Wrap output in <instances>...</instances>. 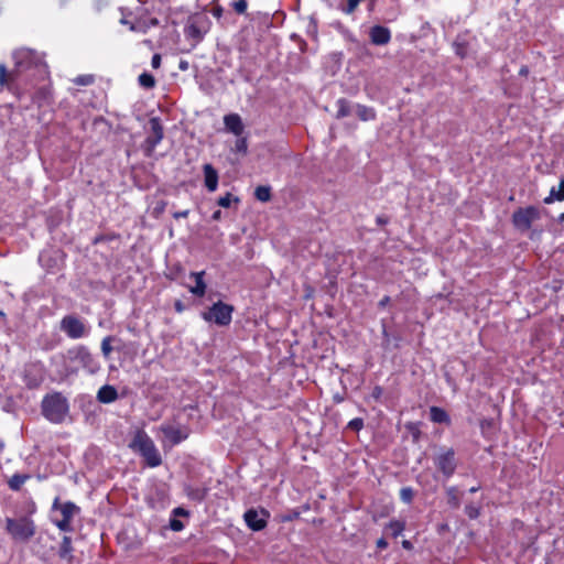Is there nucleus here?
Segmentation results:
<instances>
[{
    "label": "nucleus",
    "mask_w": 564,
    "mask_h": 564,
    "mask_svg": "<svg viewBox=\"0 0 564 564\" xmlns=\"http://www.w3.org/2000/svg\"><path fill=\"white\" fill-rule=\"evenodd\" d=\"M541 218V210L533 205L517 208L512 216L511 223L520 232L529 231L532 224Z\"/></svg>",
    "instance_id": "nucleus-5"
},
{
    "label": "nucleus",
    "mask_w": 564,
    "mask_h": 564,
    "mask_svg": "<svg viewBox=\"0 0 564 564\" xmlns=\"http://www.w3.org/2000/svg\"><path fill=\"white\" fill-rule=\"evenodd\" d=\"M151 134L147 138V144L149 151H153L154 148L162 141L164 137L163 127L159 118L150 119Z\"/></svg>",
    "instance_id": "nucleus-13"
},
{
    "label": "nucleus",
    "mask_w": 564,
    "mask_h": 564,
    "mask_svg": "<svg viewBox=\"0 0 564 564\" xmlns=\"http://www.w3.org/2000/svg\"><path fill=\"white\" fill-rule=\"evenodd\" d=\"M312 426H313L312 431H308V432H307V434H311V433H312V434H314V435H319V434H321V427H319V425H312Z\"/></svg>",
    "instance_id": "nucleus-52"
},
{
    "label": "nucleus",
    "mask_w": 564,
    "mask_h": 564,
    "mask_svg": "<svg viewBox=\"0 0 564 564\" xmlns=\"http://www.w3.org/2000/svg\"><path fill=\"white\" fill-rule=\"evenodd\" d=\"M377 546H378L379 549H386V547L388 546V543H387V541H386L384 539H382V538H381V539H379V540L377 541Z\"/></svg>",
    "instance_id": "nucleus-51"
},
{
    "label": "nucleus",
    "mask_w": 564,
    "mask_h": 564,
    "mask_svg": "<svg viewBox=\"0 0 564 564\" xmlns=\"http://www.w3.org/2000/svg\"><path fill=\"white\" fill-rule=\"evenodd\" d=\"M130 447L138 451L149 466L155 467L161 464V456L155 449L153 442L143 431L139 430L137 432L133 441L130 443Z\"/></svg>",
    "instance_id": "nucleus-4"
},
{
    "label": "nucleus",
    "mask_w": 564,
    "mask_h": 564,
    "mask_svg": "<svg viewBox=\"0 0 564 564\" xmlns=\"http://www.w3.org/2000/svg\"><path fill=\"white\" fill-rule=\"evenodd\" d=\"M519 75L520 76H524L527 77L529 75V67L523 65L520 69H519Z\"/></svg>",
    "instance_id": "nucleus-50"
},
{
    "label": "nucleus",
    "mask_w": 564,
    "mask_h": 564,
    "mask_svg": "<svg viewBox=\"0 0 564 564\" xmlns=\"http://www.w3.org/2000/svg\"><path fill=\"white\" fill-rule=\"evenodd\" d=\"M139 85L145 89H151L155 86V78L150 73H142L138 78Z\"/></svg>",
    "instance_id": "nucleus-26"
},
{
    "label": "nucleus",
    "mask_w": 564,
    "mask_h": 564,
    "mask_svg": "<svg viewBox=\"0 0 564 564\" xmlns=\"http://www.w3.org/2000/svg\"><path fill=\"white\" fill-rule=\"evenodd\" d=\"M348 423H351V424H355V423H362V419L355 417V419H351Z\"/></svg>",
    "instance_id": "nucleus-60"
},
{
    "label": "nucleus",
    "mask_w": 564,
    "mask_h": 564,
    "mask_svg": "<svg viewBox=\"0 0 564 564\" xmlns=\"http://www.w3.org/2000/svg\"><path fill=\"white\" fill-rule=\"evenodd\" d=\"M360 1L361 0H347V4L341 11L346 14H351L357 9Z\"/></svg>",
    "instance_id": "nucleus-35"
},
{
    "label": "nucleus",
    "mask_w": 564,
    "mask_h": 564,
    "mask_svg": "<svg viewBox=\"0 0 564 564\" xmlns=\"http://www.w3.org/2000/svg\"><path fill=\"white\" fill-rule=\"evenodd\" d=\"M22 381L29 390L39 389L46 377V369L42 361H31L24 365L22 370Z\"/></svg>",
    "instance_id": "nucleus-6"
},
{
    "label": "nucleus",
    "mask_w": 564,
    "mask_h": 564,
    "mask_svg": "<svg viewBox=\"0 0 564 564\" xmlns=\"http://www.w3.org/2000/svg\"><path fill=\"white\" fill-rule=\"evenodd\" d=\"M411 432L413 434V436L416 438L417 437V433H419V430L416 429V426H411Z\"/></svg>",
    "instance_id": "nucleus-59"
},
{
    "label": "nucleus",
    "mask_w": 564,
    "mask_h": 564,
    "mask_svg": "<svg viewBox=\"0 0 564 564\" xmlns=\"http://www.w3.org/2000/svg\"><path fill=\"white\" fill-rule=\"evenodd\" d=\"M438 469L446 476L449 477L454 474L456 464L454 459V452L448 451L443 455H440L436 460Z\"/></svg>",
    "instance_id": "nucleus-15"
},
{
    "label": "nucleus",
    "mask_w": 564,
    "mask_h": 564,
    "mask_svg": "<svg viewBox=\"0 0 564 564\" xmlns=\"http://www.w3.org/2000/svg\"><path fill=\"white\" fill-rule=\"evenodd\" d=\"M161 55L155 53L153 56H152V59H151V65L153 68H159L161 66Z\"/></svg>",
    "instance_id": "nucleus-42"
},
{
    "label": "nucleus",
    "mask_w": 564,
    "mask_h": 564,
    "mask_svg": "<svg viewBox=\"0 0 564 564\" xmlns=\"http://www.w3.org/2000/svg\"><path fill=\"white\" fill-rule=\"evenodd\" d=\"M205 274V271L191 272L189 274L191 278H194L195 285L188 286V291L197 297H203L206 293L207 285L204 280Z\"/></svg>",
    "instance_id": "nucleus-18"
},
{
    "label": "nucleus",
    "mask_w": 564,
    "mask_h": 564,
    "mask_svg": "<svg viewBox=\"0 0 564 564\" xmlns=\"http://www.w3.org/2000/svg\"><path fill=\"white\" fill-rule=\"evenodd\" d=\"M376 223L380 226L388 224V218L384 216H378Z\"/></svg>",
    "instance_id": "nucleus-48"
},
{
    "label": "nucleus",
    "mask_w": 564,
    "mask_h": 564,
    "mask_svg": "<svg viewBox=\"0 0 564 564\" xmlns=\"http://www.w3.org/2000/svg\"><path fill=\"white\" fill-rule=\"evenodd\" d=\"M336 106H337V112H336L337 119H341V118L348 117L350 115L351 108H350L349 101L347 99L339 98L336 102Z\"/></svg>",
    "instance_id": "nucleus-23"
},
{
    "label": "nucleus",
    "mask_w": 564,
    "mask_h": 564,
    "mask_svg": "<svg viewBox=\"0 0 564 564\" xmlns=\"http://www.w3.org/2000/svg\"><path fill=\"white\" fill-rule=\"evenodd\" d=\"M383 337H384L383 347H387L389 345L390 339H389V334L386 328H383Z\"/></svg>",
    "instance_id": "nucleus-54"
},
{
    "label": "nucleus",
    "mask_w": 564,
    "mask_h": 564,
    "mask_svg": "<svg viewBox=\"0 0 564 564\" xmlns=\"http://www.w3.org/2000/svg\"><path fill=\"white\" fill-rule=\"evenodd\" d=\"M174 308L177 313H183L186 310V306L181 300H176L174 302Z\"/></svg>",
    "instance_id": "nucleus-44"
},
{
    "label": "nucleus",
    "mask_w": 564,
    "mask_h": 564,
    "mask_svg": "<svg viewBox=\"0 0 564 564\" xmlns=\"http://www.w3.org/2000/svg\"><path fill=\"white\" fill-rule=\"evenodd\" d=\"M209 24V19L206 15L195 14L188 19L184 28V34L187 39L199 42L207 33Z\"/></svg>",
    "instance_id": "nucleus-9"
},
{
    "label": "nucleus",
    "mask_w": 564,
    "mask_h": 564,
    "mask_svg": "<svg viewBox=\"0 0 564 564\" xmlns=\"http://www.w3.org/2000/svg\"><path fill=\"white\" fill-rule=\"evenodd\" d=\"M402 546H403L404 549H406V550H411V549L413 547V546H412V543H411L410 541H408V540H404V541L402 542Z\"/></svg>",
    "instance_id": "nucleus-55"
},
{
    "label": "nucleus",
    "mask_w": 564,
    "mask_h": 564,
    "mask_svg": "<svg viewBox=\"0 0 564 564\" xmlns=\"http://www.w3.org/2000/svg\"><path fill=\"white\" fill-rule=\"evenodd\" d=\"M94 82H95V77H94V75H90V74L79 75L74 79V83L76 85H80V86H89V85L94 84Z\"/></svg>",
    "instance_id": "nucleus-30"
},
{
    "label": "nucleus",
    "mask_w": 564,
    "mask_h": 564,
    "mask_svg": "<svg viewBox=\"0 0 564 564\" xmlns=\"http://www.w3.org/2000/svg\"><path fill=\"white\" fill-rule=\"evenodd\" d=\"M111 341H112L111 336L105 337L101 341V352L106 358H108L112 351Z\"/></svg>",
    "instance_id": "nucleus-32"
},
{
    "label": "nucleus",
    "mask_w": 564,
    "mask_h": 564,
    "mask_svg": "<svg viewBox=\"0 0 564 564\" xmlns=\"http://www.w3.org/2000/svg\"><path fill=\"white\" fill-rule=\"evenodd\" d=\"M166 206V202H160L156 207L154 208V213L158 215V214H161L164 212V208Z\"/></svg>",
    "instance_id": "nucleus-47"
},
{
    "label": "nucleus",
    "mask_w": 564,
    "mask_h": 564,
    "mask_svg": "<svg viewBox=\"0 0 564 564\" xmlns=\"http://www.w3.org/2000/svg\"><path fill=\"white\" fill-rule=\"evenodd\" d=\"M558 220H560V221H562V223H564V212H563L562 214H560V216H558Z\"/></svg>",
    "instance_id": "nucleus-62"
},
{
    "label": "nucleus",
    "mask_w": 564,
    "mask_h": 564,
    "mask_svg": "<svg viewBox=\"0 0 564 564\" xmlns=\"http://www.w3.org/2000/svg\"><path fill=\"white\" fill-rule=\"evenodd\" d=\"M58 358L63 361L65 377L74 375L78 371V367H72L68 364L77 362L82 368L86 369L89 373H96L100 366L89 349L84 346H75L61 354Z\"/></svg>",
    "instance_id": "nucleus-2"
},
{
    "label": "nucleus",
    "mask_w": 564,
    "mask_h": 564,
    "mask_svg": "<svg viewBox=\"0 0 564 564\" xmlns=\"http://www.w3.org/2000/svg\"><path fill=\"white\" fill-rule=\"evenodd\" d=\"M224 124L229 132L237 137H240L245 129L241 117L238 113L226 115L224 117Z\"/></svg>",
    "instance_id": "nucleus-16"
},
{
    "label": "nucleus",
    "mask_w": 564,
    "mask_h": 564,
    "mask_svg": "<svg viewBox=\"0 0 564 564\" xmlns=\"http://www.w3.org/2000/svg\"><path fill=\"white\" fill-rule=\"evenodd\" d=\"M204 183L208 192H215L218 187V172L217 170L209 163L204 164Z\"/></svg>",
    "instance_id": "nucleus-17"
},
{
    "label": "nucleus",
    "mask_w": 564,
    "mask_h": 564,
    "mask_svg": "<svg viewBox=\"0 0 564 564\" xmlns=\"http://www.w3.org/2000/svg\"><path fill=\"white\" fill-rule=\"evenodd\" d=\"M61 506H62V505L59 503V499H58V498H56V499L54 500V503H53V509H58V510H61Z\"/></svg>",
    "instance_id": "nucleus-58"
},
{
    "label": "nucleus",
    "mask_w": 564,
    "mask_h": 564,
    "mask_svg": "<svg viewBox=\"0 0 564 564\" xmlns=\"http://www.w3.org/2000/svg\"><path fill=\"white\" fill-rule=\"evenodd\" d=\"M158 23H159V22H158V20H156V19H152V20H151V24H152V25H156Z\"/></svg>",
    "instance_id": "nucleus-63"
},
{
    "label": "nucleus",
    "mask_w": 564,
    "mask_h": 564,
    "mask_svg": "<svg viewBox=\"0 0 564 564\" xmlns=\"http://www.w3.org/2000/svg\"><path fill=\"white\" fill-rule=\"evenodd\" d=\"M234 306L221 301L214 303L207 312L203 313L206 322H214L219 326H228L232 319Z\"/></svg>",
    "instance_id": "nucleus-7"
},
{
    "label": "nucleus",
    "mask_w": 564,
    "mask_h": 564,
    "mask_svg": "<svg viewBox=\"0 0 564 564\" xmlns=\"http://www.w3.org/2000/svg\"><path fill=\"white\" fill-rule=\"evenodd\" d=\"M356 111L358 118L362 121H371L376 119V111L371 107H367L365 105H357Z\"/></svg>",
    "instance_id": "nucleus-22"
},
{
    "label": "nucleus",
    "mask_w": 564,
    "mask_h": 564,
    "mask_svg": "<svg viewBox=\"0 0 564 564\" xmlns=\"http://www.w3.org/2000/svg\"><path fill=\"white\" fill-rule=\"evenodd\" d=\"M541 231H536V230H531L530 235H529V238L531 240H533L538 235H540Z\"/></svg>",
    "instance_id": "nucleus-57"
},
{
    "label": "nucleus",
    "mask_w": 564,
    "mask_h": 564,
    "mask_svg": "<svg viewBox=\"0 0 564 564\" xmlns=\"http://www.w3.org/2000/svg\"><path fill=\"white\" fill-rule=\"evenodd\" d=\"M231 8L237 14H245L247 12L248 3L246 0H236L231 2Z\"/></svg>",
    "instance_id": "nucleus-31"
},
{
    "label": "nucleus",
    "mask_w": 564,
    "mask_h": 564,
    "mask_svg": "<svg viewBox=\"0 0 564 564\" xmlns=\"http://www.w3.org/2000/svg\"><path fill=\"white\" fill-rule=\"evenodd\" d=\"M268 517L269 514L264 510H261L260 513L256 510H248L245 513V520L248 527L254 531L262 530L267 525Z\"/></svg>",
    "instance_id": "nucleus-12"
},
{
    "label": "nucleus",
    "mask_w": 564,
    "mask_h": 564,
    "mask_svg": "<svg viewBox=\"0 0 564 564\" xmlns=\"http://www.w3.org/2000/svg\"><path fill=\"white\" fill-rule=\"evenodd\" d=\"M30 478L29 475H20V474H17V475H13L9 481H8V485L9 487L12 489V490H19L21 488V486Z\"/></svg>",
    "instance_id": "nucleus-25"
},
{
    "label": "nucleus",
    "mask_w": 564,
    "mask_h": 564,
    "mask_svg": "<svg viewBox=\"0 0 564 564\" xmlns=\"http://www.w3.org/2000/svg\"><path fill=\"white\" fill-rule=\"evenodd\" d=\"M174 514L185 517V516H188V512L186 510H184L183 508H176L174 510Z\"/></svg>",
    "instance_id": "nucleus-49"
},
{
    "label": "nucleus",
    "mask_w": 564,
    "mask_h": 564,
    "mask_svg": "<svg viewBox=\"0 0 564 564\" xmlns=\"http://www.w3.org/2000/svg\"><path fill=\"white\" fill-rule=\"evenodd\" d=\"M390 303V296L389 295H384L378 303V306L380 308H383L386 307L388 304Z\"/></svg>",
    "instance_id": "nucleus-46"
},
{
    "label": "nucleus",
    "mask_w": 564,
    "mask_h": 564,
    "mask_svg": "<svg viewBox=\"0 0 564 564\" xmlns=\"http://www.w3.org/2000/svg\"><path fill=\"white\" fill-rule=\"evenodd\" d=\"M446 496H447V502L453 507V508H458L459 505H460V495L458 492V490L454 487H451L446 490Z\"/></svg>",
    "instance_id": "nucleus-27"
},
{
    "label": "nucleus",
    "mask_w": 564,
    "mask_h": 564,
    "mask_svg": "<svg viewBox=\"0 0 564 564\" xmlns=\"http://www.w3.org/2000/svg\"><path fill=\"white\" fill-rule=\"evenodd\" d=\"M212 12L215 18L220 19L223 17L224 9L221 6H215Z\"/></svg>",
    "instance_id": "nucleus-43"
},
{
    "label": "nucleus",
    "mask_w": 564,
    "mask_h": 564,
    "mask_svg": "<svg viewBox=\"0 0 564 564\" xmlns=\"http://www.w3.org/2000/svg\"><path fill=\"white\" fill-rule=\"evenodd\" d=\"M232 202L239 204L240 199L237 196H232L231 193H226V195L218 198L217 204L223 208H229Z\"/></svg>",
    "instance_id": "nucleus-29"
},
{
    "label": "nucleus",
    "mask_w": 564,
    "mask_h": 564,
    "mask_svg": "<svg viewBox=\"0 0 564 564\" xmlns=\"http://www.w3.org/2000/svg\"><path fill=\"white\" fill-rule=\"evenodd\" d=\"M69 411L67 398L62 392L46 393L41 402V412L43 416L52 423H61L65 420Z\"/></svg>",
    "instance_id": "nucleus-3"
},
{
    "label": "nucleus",
    "mask_w": 564,
    "mask_h": 564,
    "mask_svg": "<svg viewBox=\"0 0 564 564\" xmlns=\"http://www.w3.org/2000/svg\"><path fill=\"white\" fill-rule=\"evenodd\" d=\"M400 495H401L402 500L405 502H410L413 497V492L410 488H403L401 490Z\"/></svg>",
    "instance_id": "nucleus-40"
},
{
    "label": "nucleus",
    "mask_w": 564,
    "mask_h": 564,
    "mask_svg": "<svg viewBox=\"0 0 564 564\" xmlns=\"http://www.w3.org/2000/svg\"><path fill=\"white\" fill-rule=\"evenodd\" d=\"M388 528L391 530L392 535L395 538L404 530V523L401 521H391Z\"/></svg>",
    "instance_id": "nucleus-34"
},
{
    "label": "nucleus",
    "mask_w": 564,
    "mask_h": 564,
    "mask_svg": "<svg viewBox=\"0 0 564 564\" xmlns=\"http://www.w3.org/2000/svg\"><path fill=\"white\" fill-rule=\"evenodd\" d=\"M6 523L7 531L14 540L28 541L35 533V528L32 520L25 517L19 519L8 518Z\"/></svg>",
    "instance_id": "nucleus-8"
},
{
    "label": "nucleus",
    "mask_w": 564,
    "mask_h": 564,
    "mask_svg": "<svg viewBox=\"0 0 564 564\" xmlns=\"http://www.w3.org/2000/svg\"><path fill=\"white\" fill-rule=\"evenodd\" d=\"M430 417L433 423H448L449 417L445 410L438 406L430 409Z\"/></svg>",
    "instance_id": "nucleus-21"
},
{
    "label": "nucleus",
    "mask_w": 564,
    "mask_h": 564,
    "mask_svg": "<svg viewBox=\"0 0 564 564\" xmlns=\"http://www.w3.org/2000/svg\"><path fill=\"white\" fill-rule=\"evenodd\" d=\"M248 149V142L246 138H238L235 143V150L237 152L246 153Z\"/></svg>",
    "instance_id": "nucleus-36"
},
{
    "label": "nucleus",
    "mask_w": 564,
    "mask_h": 564,
    "mask_svg": "<svg viewBox=\"0 0 564 564\" xmlns=\"http://www.w3.org/2000/svg\"><path fill=\"white\" fill-rule=\"evenodd\" d=\"M56 525L59 530L64 531V532H68V531H72V527H70V520L68 519H62L59 521L56 522Z\"/></svg>",
    "instance_id": "nucleus-38"
},
{
    "label": "nucleus",
    "mask_w": 564,
    "mask_h": 564,
    "mask_svg": "<svg viewBox=\"0 0 564 564\" xmlns=\"http://www.w3.org/2000/svg\"><path fill=\"white\" fill-rule=\"evenodd\" d=\"M350 426L354 427L356 431H358L361 425L355 424V425H350Z\"/></svg>",
    "instance_id": "nucleus-64"
},
{
    "label": "nucleus",
    "mask_w": 564,
    "mask_h": 564,
    "mask_svg": "<svg viewBox=\"0 0 564 564\" xmlns=\"http://www.w3.org/2000/svg\"><path fill=\"white\" fill-rule=\"evenodd\" d=\"M12 57L14 61L13 69L9 70L3 63L0 64V88L6 87L9 91L17 94L15 82L22 72L34 65L35 53L29 48H19L13 52Z\"/></svg>",
    "instance_id": "nucleus-1"
},
{
    "label": "nucleus",
    "mask_w": 564,
    "mask_h": 564,
    "mask_svg": "<svg viewBox=\"0 0 564 564\" xmlns=\"http://www.w3.org/2000/svg\"><path fill=\"white\" fill-rule=\"evenodd\" d=\"M161 433L163 445L170 447L185 440L188 435L187 430L180 425H163Z\"/></svg>",
    "instance_id": "nucleus-11"
},
{
    "label": "nucleus",
    "mask_w": 564,
    "mask_h": 564,
    "mask_svg": "<svg viewBox=\"0 0 564 564\" xmlns=\"http://www.w3.org/2000/svg\"><path fill=\"white\" fill-rule=\"evenodd\" d=\"M221 218V210H215L212 215L213 220H219Z\"/></svg>",
    "instance_id": "nucleus-53"
},
{
    "label": "nucleus",
    "mask_w": 564,
    "mask_h": 564,
    "mask_svg": "<svg viewBox=\"0 0 564 564\" xmlns=\"http://www.w3.org/2000/svg\"><path fill=\"white\" fill-rule=\"evenodd\" d=\"M79 511V508L73 502H66L61 506V512L64 519L72 520L73 516Z\"/></svg>",
    "instance_id": "nucleus-28"
},
{
    "label": "nucleus",
    "mask_w": 564,
    "mask_h": 564,
    "mask_svg": "<svg viewBox=\"0 0 564 564\" xmlns=\"http://www.w3.org/2000/svg\"><path fill=\"white\" fill-rule=\"evenodd\" d=\"M382 394H383V388H382V387H380V386H375V387L372 388L371 393H370V398H371L375 402H381Z\"/></svg>",
    "instance_id": "nucleus-37"
},
{
    "label": "nucleus",
    "mask_w": 564,
    "mask_h": 564,
    "mask_svg": "<svg viewBox=\"0 0 564 564\" xmlns=\"http://www.w3.org/2000/svg\"><path fill=\"white\" fill-rule=\"evenodd\" d=\"M254 197L262 203H267L271 199V187L268 185H259L256 187Z\"/></svg>",
    "instance_id": "nucleus-24"
},
{
    "label": "nucleus",
    "mask_w": 564,
    "mask_h": 564,
    "mask_svg": "<svg viewBox=\"0 0 564 564\" xmlns=\"http://www.w3.org/2000/svg\"><path fill=\"white\" fill-rule=\"evenodd\" d=\"M178 67L181 70H186L188 67V64L186 61H181Z\"/></svg>",
    "instance_id": "nucleus-56"
},
{
    "label": "nucleus",
    "mask_w": 564,
    "mask_h": 564,
    "mask_svg": "<svg viewBox=\"0 0 564 564\" xmlns=\"http://www.w3.org/2000/svg\"><path fill=\"white\" fill-rule=\"evenodd\" d=\"M188 215H189V210L185 209V210L173 213V218H175V219L187 218Z\"/></svg>",
    "instance_id": "nucleus-45"
},
{
    "label": "nucleus",
    "mask_w": 564,
    "mask_h": 564,
    "mask_svg": "<svg viewBox=\"0 0 564 564\" xmlns=\"http://www.w3.org/2000/svg\"><path fill=\"white\" fill-rule=\"evenodd\" d=\"M394 340H395V343H394L393 347L394 348H399L400 347L399 343H400L401 338L400 337H395Z\"/></svg>",
    "instance_id": "nucleus-61"
},
{
    "label": "nucleus",
    "mask_w": 564,
    "mask_h": 564,
    "mask_svg": "<svg viewBox=\"0 0 564 564\" xmlns=\"http://www.w3.org/2000/svg\"><path fill=\"white\" fill-rule=\"evenodd\" d=\"M70 552H72L70 538L64 536L61 549H59V555L62 557H66Z\"/></svg>",
    "instance_id": "nucleus-33"
},
{
    "label": "nucleus",
    "mask_w": 564,
    "mask_h": 564,
    "mask_svg": "<svg viewBox=\"0 0 564 564\" xmlns=\"http://www.w3.org/2000/svg\"><path fill=\"white\" fill-rule=\"evenodd\" d=\"M369 39L373 45H387L391 41V31L383 25H373L370 28Z\"/></svg>",
    "instance_id": "nucleus-14"
},
{
    "label": "nucleus",
    "mask_w": 564,
    "mask_h": 564,
    "mask_svg": "<svg viewBox=\"0 0 564 564\" xmlns=\"http://www.w3.org/2000/svg\"><path fill=\"white\" fill-rule=\"evenodd\" d=\"M465 511L470 519H476L479 516V508L473 505L466 506Z\"/></svg>",
    "instance_id": "nucleus-39"
},
{
    "label": "nucleus",
    "mask_w": 564,
    "mask_h": 564,
    "mask_svg": "<svg viewBox=\"0 0 564 564\" xmlns=\"http://www.w3.org/2000/svg\"><path fill=\"white\" fill-rule=\"evenodd\" d=\"M118 399V392L117 389L113 386L105 384L99 388L97 392V400L100 403H111Z\"/></svg>",
    "instance_id": "nucleus-19"
},
{
    "label": "nucleus",
    "mask_w": 564,
    "mask_h": 564,
    "mask_svg": "<svg viewBox=\"0 0 564 564\" xmlns=\"http://www.w3.org/2000/svg\"><path fill=\"white\" fill-rule=\"evenodd\" d=\"M563 202L564 200V178L560 181L558 188L554 186L550 189L549 196L543 199L544 204H552L553 202Z\"/></svg>",
    "instance_id": "nucleus-20"
},
{
    "label": "nucleus",
    "mask_w": 564,
    "mask_h": 564,
    "mask_svg": "<svg viewBox=\"0 0 564 564\" xmlns=\"http://www.w3.org/2000/svg\"><path fill=\"white\" fill-rule=\"evenodd\" d=\"M59 328L70 339H79L88 335V327L84 321L75 315H65L59 323Z\"/></svg>",
    "instance_id": "nucleus-10"
},
{
    "label": "nucleus",
    "mask_w": 564,
    "mask_h": 564,
    "mask_svg": "<svg viewBox=\"0 0 564 564\" xmlns=\"http://www.w3.org/2000/svg\"><path fill=\"white\" fill-rule=\"evenodd\" d=\"M170 528L173 530V531H181L183 528H184V524L182 521L177 520V519H172L170 521Z\"/></svg>",
    "instance_id": "nucleus-41"
}]
</instances>
